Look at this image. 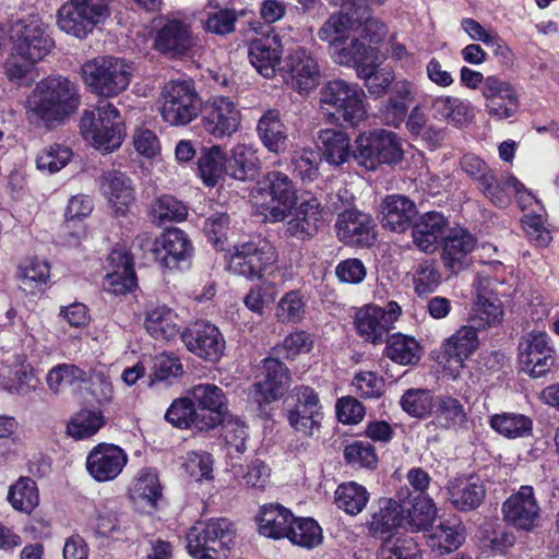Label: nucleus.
Returning <instances> with one entry per match:
<instances>
[{"label":"nucleus","instance_id":"f257e3e1","mask_svg":"<svg viewBox=\"0 0 559 559\" xmlns=\"http://www.w3.org/2000/svg\"><path fill=\"white\" fill-rule=\"evenodd\" d=\"M80 104L75 83L64 76H49L32 90L25 109L32 122L51 130L64 124L78 111Z\"/></svg>","mask_w":559,"mask_h":559},{"label":"nucleus","instance_id":"f03ea898","mask_svg":"<svg viewBox=\"0 0 559 559\" xmlns=\"http://www.w3.org/2000/svg\"><path fill=\"white\" fill-rule=\"evenodd\" d=\"M236 535L235 524L226 518L199 521L186 535L187 549L194 559H226Z\"/></svg>","mask_w":559,"mask_h":559},{"label":"nucleus","instance_id":"7ed1b4c3","mask_svg":"<svg viewBox=\"0 0 559 559\" xmlns=\"http://www.w3.org/2000/svg\"><path fill=\"white\" fill-rule=\"evenodd\" d=\"M81 133L95 148L112 152L120 147L124 124L114 104L102 100L96 108L85 111L81 118Z\"/></svg>","mask_w":559,"mask_h":559},{"label":"nucleus","instance_id":"20e7f679","mask_svg":"<svg viewBox=\"0 0 559 559\" xmlns=\"http://www.w3.org/2000/svg\"><path fill=\"white\" fill-rule=\"evenodd\" d=\"M321 108L336 120L355 127L367 117L365 92L344 80L329 81L320 91Z\"/></svg>","mask_w":559,"mask_h":559},{"label":"nucleus","instance_id":"39448f33","mask_svg":"<svg viewBox=\"0 0 559 559\" xmlns=\"http://www.w3.org/2000/svg\"><path fill=\"white\" fill-rule=\"evenodd\" d=\"M82 78L91 91L104 97H114L126 91L132 68L123 59L97 57L82 66Z\"/></svg>","mask_w":559,"mask_h":559},{"label":"nucleus","instance_id":"423d86ee","mask_svg":"<svg viewBox=\"0 0 559 559\" xmlns=\"http://www.w3.org/2000/svg\"><path fill=\"white\" fill-rule=\"evenodd\" d=\"M202 100L191 81H170L162 92L159 112L174 127L187 126L201 112Z\"/></svg>","mask_w":559,"mask_h":559},{"label":"nucleus","instance_id":"0eeeda50","mask_svg":"<svg viewBox=\"0 0 559 559\" xmlns=\"http://www.w3.org/2000/svg\"><path fill=\"white\" fill-rule=\"evenodd\" d=\"M355 144L353 157L367 170H374L380 164H395L402 159L400 139L391 131L379 129L361 133Z\"/></svg>","mask_w":559,"mask_h":559},{"label":"nucleus","instance_id":"6e6552de","mask_svg":"<svg viewBox=\"0 0 559 559\" xmlns=\"http://www.w3.org/2000/svg\"><path fill=\"white\" fill-rule=\"evenodd\" d=\"M10 40L13 51L32 61H41L50 53L55 41L48 25L37 15L17 20L11 26Z\"/></svg>","mask_w":559,"mask_h":559},{"label":"nucleus","instance_id":"1a4fd4ad","mask_svg":"<svg viewBox=\"0 0 559 559\" xmlns=\"http://www.w3.org/2000/svg\"><path fill=\"white\" fill-rule=\"evenodd\" d=\"M275 261V248L267 240L258 238L235 247L228 270L248 280H255L261 278Z\"/></svg>","mask_w":559,"mask_h":559},{"label":"nucleus","instance_id":"9d476101","mask_svg":"<svg viewBox=\"0 0 559 559\" xmlns=\"http://www.w3.org/2000/svg\"><path fill=\"white\" fill-rule=\"evenodd\" d=\"M401 313L402 309L396 301L388 302L384 308L367 305L356 311L354 326L365 342L379 345L386 340Z\"/></svg>","mask_w":559,"mask_h":559},{"label":"nucleus","instance_id":"9b49d317","mask_svg":"<svg viewBox=\"0 0 559 559\" xmlns=\"http://www.w3.org/2000/svg\"><path fill=\"white\" fill-rule=\"evenodd\" d=\"M150 247L154 258L165 267L175 269L180 262L188 261L193 247L187 234L179 228H169L154 241L146 234L135 238L133 247Z\"/></svg>","mask_w":559,"mask_h":559},{"label":"nucleus","instance_id":"f8f14e48","mask_svg":"<svg viewBox=\"0 0 559 559\" xmlns=\"http://www.w3.org/2000/svg\"><path fill=\"white\" fill-rule=\"evenodd\" d=\"M257 378L250 389V396L259 405L280 400L292 382L290 370L275 357L261 360Z\"/></svg>","mask_w":559,"mask_h":559},{"label":"nucleus","instance_id":"ddd939ff","mask_svg":"<svg viewBox=\"0 0 559 559\" xmlns=\"http://www.w3.org/2000/svg\"><path fill=\"white\" fill-rule=\"evenodd\" d=\"M519 349L522 368L533 378L545 376L555 364V350L544 331L533 330L524 335Z\"/></svg>","mask_w":559,"mask_h":559},{"label":"nucleus","instance_id":"4468645a","mask_svg":"<svg viewBox=\"0 0 559 559\" xmlns=\"http://www.w3.org/2000/svg\"><path fill=\"white\" fill-rule=\"evenodd\" d=\"M286 219V231L292 237L310 240L324 224V209L318 198L310 195L295 202Z\"/></svg>","mask_w":559,"mask_h":559},{"label":"nucleus","instance_id":"2eb2a0df","mask_svg":"<svg viewBox=\"0 0 559 559\" xmlns=\"http://www.w3.org/2000/svg\"><path fill=\"white\" fill-rule=\"evenodd\" d=\"M181 340L187 349L209 361L218 360L225 349V340L221 331L209 322H197L186 329Z\"/></svg>","mask_w":559,"mask_h":559},{"label":"nucleus","instance_id":"dca6fc26","mask_svg":"<svg viewBox=\"0 0 559 559\" xmlns=\"http://www.w3.org/2000/svg\"><path fill=\"white\" fill-rule=\"evenodd\" d=\"M128 463V454L119 445L99 443L86 457L87 473L99 483L116 479Z\"/></svg>","mask_w":559,"mask_h":559},{"label":"nucleus","instance_id":"f3484780","mask_svg":"<svg viewBox=\"0 0 559 559\" xmlns=\"http://www.w3.org/2000/svg\"><path fill=\"white\" fill-rule=\"evenodd\" d=\"M540 508L531 486H521L502 504L503 520L516 530L531 531L538 521Z\"/></svg>","mask_w":559,"mask_h":559},{"label":"nucleus","instance_id":"a211bd4d","mask_svg":"<svg viewBox=\"0 0 559 559\" xmlns=\"http://www.w3.org/2000/svg\"><path fill=\"white\" fill-rule=\"evenodd\" d=\"M241 115L236 104L225 96L212 97L203 116L206 132L215 138L229 136L239 129Z\"/></svg>","mask_w":559,"mask_h":559},{"label":"nucleus","instance_id":"6ab92c4d","mask_svg":"<svg viewBox=\"0 0 559 559\" xmlns=\"http://www.w3.org/2000/svg\"><path fill=\"white\" fill-rule=\"evenodd\" d=\"M488 115L495 120L513 117L519 109V97L515 88L496 75L487 76L481 87Z\"/></svg>","mask_w":559,"mask_h":559},{"label":"nucleus","instance_id":"aec40b11","mask_svg":"<svg viewBox=\"0 0 559 559\" xmlns=\"http://www.w3.org/2000/svg\"><path fill=\"white\" fill-rule=\"evenodd\" d=\"M282 72L287 75V84L299 93H307L319 83L318 63L304 48H297L287 56Z\"/></svg>","mask_w":559,"mask_h":559},{"label":"nucleus","instance_id":"412c9836","mask_svg":"<svg viewBox=\"0 0 559 559\" xmlns=\"http://www.w3.org/2000/svg\"><path fill=\"white\" fill-rule=\"evenodd\" d=\"M99 183L115 216H124L135 200L132 180L124 173L108 170L100 176Z\"/></svg>","mask_w":559,"mask_h":559},{"label":"nucleus","instance_id":"4be33fe9","mask_svg":"<svg viewBox=\"0 0 559 559\" xmlns=\"http://www.w3.org/2000/svg\"><path fill=\"white\" fill-rule=\"evenodd\" d=\"M337 238L347 246H369L374 239L373 219L357 210H344L335 224Z\"/></svg>","mask_w":559,"mask_h":559},{"label":"nucleus","instance_id":"5701e85b","mask_svg":"<svg viewBox=\"0 0 559 559\" xmlns=\"http://www.w3.org/2000/svg\"><path fill=\"white\" fill-rule=\"evenodd\" d=\"M107 16L108 14L68 1L58 11V25L62 32L82 39Z\"/></svg>","mask_w":559,"mask_h":559},{"label":"nucleus","instance_id":"b1692460","mask_svg":"<svg viewBox=\"0 0 559 559\" xmlns=\"http://www.w3.org/2000/svg\"><path fill=\"white\" fill-rule=\"evenodd\" d=\"M265 180L273 202L266 217L272 223L286 221L292 205L297 201L296 188L292 179L282 171L272 170L266 174Z\"/></svg>","mask_w":559,"mask_h":559},{"label":"nucleus","instance_id":"393cba45","mask_svg":"<svg viewBox=\"0 0 559 559\" xmlns=\"http://www.w3.org/2000/svg\"><path fill=\"white\" fill-rule=\"evenodd\" d=\"M283 55V46L277 35H267L251 40L248 47V58L254 69L264 78L275 76Z\"/></svg>","mask_w":559,"mask_h":559},{"label":"nucleus","instance_id":"a878e982","mask_svg":"<svg viewBox=\"0 0 559 559\" xmlns=\"http://www.w3.org/2000/svg\"><path fill=\"white\" fill-rule=\"evenodd\" d=\"M447 217L436 211L423 214L412 226L413 240L416 247L426 252H435L440 242L444 240L447 228Z\"/></svg>","mask_w":559,"mask_h":559},{"label":"nucleus","instance_id":"bb28decb","mask_svg":"<svg viewBox=\"0 0 559 559\" xmlns=\"http://www.w3.org/2000/svg\"><path fill=\"white\" fill-rule=\"evenodd\" d=\"M165 419L178 428H194L205 431L218 425V417L205 415L195 407L191 397H179L168 407Z\"/></svg>","mask_w":559,"mask_h":559},{"label":"nucleus","instance_id":"cd10ccee","mask_svg":"<svg viewBox=\"0 0 559 559\" xmlns=\"http://www.w3.org/2000/svg\"><path fill=\"white\" fill-rule=\"evenodd\" d=\"M417 214L415 203L405 195H388L380 205L379 218L383 228L403 233Z\"/></svg>","mask_w":559,"mask_h":559},{"label":"nucleus","instance_id":"c85d7f7f","mask_svg":"<svg viewBox=\"0 0 559 559\" xmlns=\"http://www.w3.org/2000/svg\"><path fill=\"white\" fill-rule=\"evenodd\" d=\"M193 46L189 26L180 21L170 20L157 32L154 47L169 57L187 53Z\"/></svg>","mask_w":559,"mask_h":559},{"label":"nucleus","instance_id":"c756f323","mask_svg":"<svg viewBox=\"0 0 559 559\" xmlns=\"http://www.w3.org/2000/svg\"><path fill=\"white\" fill-rule=\"evenodd\" d=\"M448 492L450 501L456 510L468 512L476 510L483 503L486 497V487L478 476L471 475L450 481Z\"/></svg>","mask_w":559,"mask_h":559},{"label":"nucleus","instance_id":"7c9ffc66","mask_svg":"<svg viewBox=\"0 0 559 559\" xmlns=\"http://www.w3.org/2000/svg\"><path fill=\"white\" fill-rule=\"evenodd\" d=\"M260 169L258 151L248 144H236L225 160L226 175L239 181H253L258 178Z\"/></svg>","mask_w":559,"mask_h":559},{"label":"nucleus","instance_id":"2f4dec72","mask_svg":"<svg viewBox=\"0 0 559 559\" xmlns=\"http://www.w3.org/2000/svg\"><path fill=\"white\" fill-rule=\"evenodd\" d=\"M108 259L115 270L104 278V289L112 295H124L131 292L136 285V276L129 253L112 250Z\"/></svg>","mask_w":559,"mask_h":559},{"label":"nucleus","instance_id":"473e14b6","mask_svg":"<svg viewBox=\"0 0 559 559\" xmlns=\"http://www.w3.org/2000/svg\"><path fill=\"white\" fill-rule=\"evenodd\" d=\"M317 145L322 157L332 166H341L348 162L352 156L349 136L341 130H320L317 136Z\"/></svg>","mask_w":559,"mask_h":559},{"label":"nucleus","instance_id":"72a5a7b5","mask_svg":"<svg viewBox=\"0 0 559 559\" xmlns=\"http://www.w3.org/2000/svg\"><path fill=\"white\" fill-rule=\"evenodd\" d=\"M257 131L263 145L272 153H284L288 147L287 128L277 110H267L259 120Z\"/></svg>","mask_w":559,"mask_h":559},{"label":"nucleus","instance_id":"f704fd0d","mask_svg":"<svg viewBox=\"0 0 559 559\" xmlns=\"http://www.w3.org/2000/svg\"><path fill=\"white\" fill-rule=\"evenodd\" d=\"M147 333L155 340L170 341L179 334L178 314L166 305H157L145 313Z\"/></svg>","mask_w":559,"mask_h":559},{"label":"nucleus","instance_id":"c9c22d12","mask_svg":"<svg viewBox=\"0 0 559 559\" xmlns=\"http://www.w3.org/2000/svg\"><path fill=\"white\" fill-rule=\"evenodd\" d=\"M194 405H198L199 412L205 415L218 417V424L222 423V416L227 412V397L223 389L213 383H199L192 385L188 391Z\"/></svg>","mask_w":559,"mask_h":559},{"label":"nucleus","instance_id":"e433bc0d","mask_svg":"<svg viewBox=\"0 0 559 559\" xmlns=\"http://www.w3.org/2000/svg\"><path fill=\"white\" fill-rule=\"evenodd\" d=\"M478 345L477 328L474 325H463L444 340L442 348L449 361H454L462 366L478 348Z\"/></svg>","mask_w":559,"mask_h":559},{"label":"nucleus","instance_id":"4c0bfd02","mask_svg":"<svg viewBox=\"0 0 559 559\" xmlns=\"http://www.w3.org/2000/svg\"><path fill=\"white\" fill-rule=\"evenodd\" d=\"M403 509L392 500H384L378 511L367 522L370 534L380 539H389L397 527H403Z\"/></svg>","mask_w":559,"mask_h":559},{"label":"nucleus","instance_id":"58836bf2","mask_svg":"<svg viewBox=\"0 0 559 559\" xmlns=\"http://www.w3.org/2000/svg\"><path fill=\"white\" fill-rule=\"evenodd\" d=\"M92 530L96 537L119 539L123 535V523L116 501L107 500L95 509Z\"/></svg>","mask_w":559,"mask_h":559},{"label":"nucleus","instance_id":"ea45409f","mask_svg":"<svg viewBox=\"0 0 559 559\" xmlns=\"http://www.w3.org/2000/svg\"><path fill=\"white\" fill-rule=\"evenodd\" d=\"M293 519V513L281 504L263 506L258 519L259 532L274 539L287 537Z\"/></svg>","mask_w":559,"mask_h":559},{"label":"nucleus","instance_id":"a19ab883","mask_svg":"<svg viewBox=\"0 0 559 559\" xmlns=\"http://www.w3.org/2000/svg\"><path fill=\"white\" fill-rule=\"evenodd\" d=\"M403 509V528L411 532L426 531L437 516L433 501L425 496H417L411 506H401Z\"/></svg>","mask_w":559,"mask_h":559},{"label":"nucleus","instance_id":"79ce46f5","mask_svg":"<svg viewBox=\"0 0 559 559\" xmlns=\"http://www.w3.org/2000/svg\"><path fill=\"white\" fill-rule=\"evenodd\" d=\"M475 246V238L466 229H451L443 240L442 259L444 265L450 269L460 266L463 259L474 250Z\"/></svg>","mask_w":559,"mask_h":559},{"label":"nucleus","instance_id":"37998d69","mask_svg":"<svg viewBox=\"0 0 559 559\" xmlns=\"http://www.w3.org/2000/svg\"><path fill=\"white\" fill-rule=\"evenodd\" d=\"M385 341L384 354L392 361L408 366L416 365L420 360L421 346L415 337L395 333Z\"/></svg>","mask_w":559,"mask_h":559},{"label":"nucleus","instance_id":"c03bdc74","mask_svg":"<svg viewBox=\"0 0 559 559\" xmlns=\"http://www.w3.org/2000/svg\"><path fill=\"white\" fill-rule=\"evenodd\" d=\"M465 539L463 525L457 521H444L432 528L428 545L433 551L450 552L457 549Z\"/></svg>","mask_w":559,"mask_h":559},{"label":"nucleus","instance_id":"a18cd8bd","mask_svg":"<svg viewBox=\"0 0 559 559\" xmlns=\"http://www.w3.org/2000/svg\"><path fill=\"white\" fill-rule=\"evenodd\" d=\"M478 189L483 194L490 200V202L499 207H506L511 200L510 190L515 194L525 191L524 186L513 176H506L498 179L492 173L486 180H484Z\"/></svg>","mask_w":559,"mask_h":559},{"label":"nucleus","instance_id":"49530a36","mask_svg":"<svg viewBox=\"0 0 559 559\" xmlns=\"http://www.w3.org/2000/svg\"><path fill=\"white\" fill-rule=\"evenodd\" d=\"M489 425L497 433L508 439L526 438L533 433L532 418L520 413L492 415Z\"/></svg>","mask_w":559,"mask_h":559},{"label":"nucleus","instance_id":"de8ad7c7","mask_svg":"<svg viewBox=\"0 0 559 559\" xmlns=\"http://www.w3.org/2000/svg\"><path fill=\"white\" fill-rule=\"evenodd\" d=\"M355 14L353 12L332 14L318 32L321 40L329 43L331 46L345 44V40L355 35Z\"/></svg>","mask_w":559,"mask_h":559},{"label":"nucleus","instance_id":"09e8293b","mask_svg":"<svg viewBox=\"0 0 559 559\" xmlns=\"http://www.w3.org/2000/svg\"><path fill=\"white\" fill-rule=\"evenodd\" d=\"M130 496L135 503H144L155 508L162 496L157 473L151 468L141 469L130 488Z\"/></svg>","mask_w":559,"mask_h":559},{"label":"nucleus","instance_id":"8fccbe9b","mask_svg":"<svg viewBox=\"0 0 559 559\" xmlns=\"http://www.w3.org/2000/svg\"><path fill=\"white\" fill-rule=\"evenodd\" d=\"M4 362L12 369L13 378L3 388L10 393L27 394L34 388L31 383L34 379V372L33 367L26 361V356L21 353H13L4 359Z\"/></svg>","mask_w":559,"mask_h":559},{"label":"nucleus","instance_id":"3c124183","mask_svg":"<svg viewBox=\"0 0 559 559\" xmlns=\"http://www.w3.org/2000/svg\"><path fill=\"white\" fill-rule=\"evenodd\" d=\"M369 496L368 490L362 485L348 481L336 488L334 499L338 509L349 515H357L366 508Z\"/></svg>","mask_w":559,"mask_h":559},{"label":"nucleus","instance_id":"603ef678","mask_svg":"<svg viewBox=\"0 0 559 559\" xmlns=\"http://www.w3.org/2000/svg\"><path fill=\"white\" fill-rule=\"evenodd\" d=\"M8 501L19 512L31 513L39 504L36 483L29 477H20L8 491Z\"/></svg>","mask_w":559,"mask_h":559},{"label":"nucleus","instance_id":"864d4df0","mask_svg":"<svg viewBox=\"0 0 559 559\" xmlns=\"http://www.w3.org/2000/svg\"><path fill=\"white\" fill-rule=\"evenodd\" d=\"M19 277L24 292H41L50 278V264L37 258L27 260L20 265Z\"/></svg>","mask_w":559,"mask_h":559},{"label":"nucleus","instance_id":"5fc2aeb1","mask_svg":"<svg viewBox=\"0 0 559 559\" xmlns=\"http://www.w3.org/2000/svg\"><path fill=\"white\" fill-rule=\"evenodd\" d=\"M436 420L443 429H457L467 421L464 405L455 397L440 396L435 403Z\"/></svg>","mask_w":559,"mask_h":559},{"label":"nucleus","instance_id":"6e6d98bb","mask_svg":"<svg viewBox=\"0 0 559 559\" xmlns=\"http://www.w3.org/2000/svg\"><path fill=\"white\" fill-rule=\"evenodd\" d=\"M226 159L222 147L218 145L203 148L198 162V169L206 186L214 187L218 183L225 170Z\"/></svg>","mask_w":559,"mask_h":559},{"label":"nucleus","instance_id":"4d7b16f0","mask_svg":"<svg viewBox=\"0 0 559 559\" xmlns=\"http://www.w3.org/2000/svg\"><path fill=\"white\" fill-rule=\"evenodd\" d=\"M86 379L85 370L72 364H59L46 377L48 388L56 394L68 388L81 385Z\"/></svg>","mask_w":559,"mask_h":559},{"label":"nucleus","instance_id":"13d9d810","mask_svg":"<svg viewBox=\"0 0 559 559\" xmlns=\"http://www.w3.org/2000/svg\"><path fill=\"white\" fill-rule=\"evenodd\" d=\"M287 538L297 546L312 549L322 543V530L311 518L293 519Z\"/></svg>","mask_w":559,"mask_h":559},{"label":"nucleus","instance_id":"bf43d9fd","mask_svg":"<svg viewBox=\"0 0 559 559\" xmlns=\"http://www.w3.org/2000/svg\"><path fill=\"white\" fill-rule=\"evenodd\" d=\"M400 405L411 417L426 418L432 413L435 407L432 392L421 388L408 389L402 394Z\"/></svg>","mask_w":559,"mask_h":559},{"label":"nucleus","instance_id":"052dcab7","mask_svg":"<svg viewBox=\"0 0 559 559\" xmlns=\"http://www.w3.org/2000/svg\"><path fill=\"white\" fill-rule=\"evenodd\" d=\"M150 214L155 224L163 225L186 219L188 210L181 201L165 194L153 201Z\"/></svg>","mask_w":559,"mask_h":559},{"label":"nucleus","instance_id":"680f3d73","mask_svg":"<svg viewBox=\"0 0 559 559\" xmlns=\"http://www.w3.org/2000/svg\"><path fill=\"white\" fill-rule=\"evenodd\" d=\"M306 316V300L300 290L284 294L275 308V318L281 323H299Z\"/></svg>","mask_w":559,"mask_h":559},{"label":"nucleus","instance_id":"e2e57ef3","mask_svg":"<svg viewBox=\"0 0 559 559\" xmlns=\"http://www.w3.org/2000/svg\"><path fill=\"white\" fill-rule=\"evenodd\" d=\"M349 38L350 43L348 45H337L334 47L333 56L335 61L340 64L356 67L357 70L359 67L372 62V49H369L354 34Z\"/></svg>","mask_w":559,"mask_h":559},{"label":"nucleus","instance_id":"0e129e2a","mask_svg":"<svg viewBox=\"0 0 559 559\" xmlns=\"http://www.w3.org/2000/svg\"><path fill=\"white\" fill-rule=\"evenodd\" d=\"M377 64L372 61L364 64L357 70V75L365 80L366 87L369 93L376 96H382L386 90L396 81L394 72L385 69H377Z\"/></svg>","mask_w":559,"mask_h":559},{"label":"nucleus","instance_id":"69168bd1","mask_svg":"<svg viewBox=\"0 0 559 559\" xmlns=\"http://www.w3.org/2000/svg\"><path fill=\"white\" fill-rule=\"evenodd\" d=\"M72 151L62 144H51L43 148L36 157V166L41 171L55 174L71 160Z\"/></svg>","mask_w":559,"mask_h":559},{"label":"nucleus","instance_id":"338daca9","mask_svg":"<svg viewBox=\"0 0 559 559\" xmlns=\"http://www.w3.org/2000/svg\"><path fill=\"white\" fill-rule=\"evenodd\" d=\"M104 423V417L98 413L83 411L72 418L67 430L75 439H84L95 435Z\"/></svg>","mask_w":559,"mask_h":559},{"label":"nucleus","instance_id":"774afa93","mask_svg":"<svg viewBox=\"0 0 559 559\" xmlns=\"http://www.w3.org/2000/svg\"><path fill=\"white\" fill-rule=\"evenodd\" d=\"M377 559H423L418 544L412 537H401L383 545Z\"/></svg>","mask_w":559,"mask_h":559}]
</instances>
